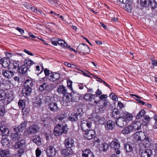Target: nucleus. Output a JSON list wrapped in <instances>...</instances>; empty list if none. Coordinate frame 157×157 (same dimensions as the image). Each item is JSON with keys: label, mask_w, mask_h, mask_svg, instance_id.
<instances>
[{"label": "nucleus", "mask_w": 157, "mask_h": 157, "mask_svg": "<svg viewBox=\"0 0 157 157\" xmlns=\"http://www.w3.org/2000/svg\"><path fill=\"white\" fill-rule=\"evenodd\" d=\"M135 140L140 142L139 147L143 146L145 148L149 147L151 145V140L149 137L146 136L144 132H136L134 135Z\"/></svg>", "instance_id": "nucleus-1"}, {"label": "nucleus", "mask_w": 157, "mask_h": 157, "mask_svg": "<svg viewBox=\"0 0 157 157\" xmlns=\"http://www.w3.org/2000/svg\"><path fill=\"white\" fill-rule=\"evenodd\" d=\"M0 130L2 134V136H7L2 140L1 143L3 146L5 147H9L10 146V136L8 135L9 134V131L6 126L5 125L2 126L0 127Z\"/></svg>", "instance_id": "nucleus-2"}, {"label": "nucleus", "mask_w": 157, "mask_h": 157, "mask_svg": "<svg viewBox=\"0 0 157 157\" xmlns=\"http://www.w3.org/2000/svg\"><path fill=\"white\" fill-rule=\"evenodd\" d=\"M19 64L16 61H13L12 62L11 67L12 68V70L10 71V74L15 73L16 71H18L20 73L25 74L27 72L28 67L25 64H24L22 65L19 68L18 67Z\"/></svg>", "instance_id": "nucleus-3"}, {"label": "nucleus", "mask_w": 157, "mask_h": 157, "mask_svg": "<svg viewBox=\"0 0 157 157\" xmlns=\"http://www.w3.org/2000/svg\"><path fill=\"white\" fill-rule=\"evenodd\" d=\"M67 127L66 124H58L56 125L54 130V135L56 136L61 135L63 133H66Z\"/></svg>", "instance_id": "nucleus-4"}, {"label": "nucleus", "mask_w": 157, "mask_h": 157, "mask_svg": "<svg viewBox=\"0 0 157 157\" xmlns=\"http://www.w3.org/2000/svg\"><path fill=\"white\" fill-rule=\"evenodd\" d=\"M26 144L25 140H21L16 142L14 144V147L19 150V152L21 154L23 153L26 148Z\"/></svg>", "instance_id": "nucleus-5"}, {"label": "nucleus", "mask_w": 157, "mask_h": 157, "mask_svg": "<svg viewBox=\"0 0 157 157\" xmlns=\"http://www.w3.org/2000/svg\"><path fill=\"white\" fill-rule=\"evenodd\" d=\"M48 98L50 99V102H49L48 105V109L53 112H56L59 109L57 103L56 102L53 101V97Z\"/></svg>", "instance_id": "nucleus-6"}, {"label": "nucleus", "mask_w": 157, "mask_h": 157, "mask_svg": "<svg viewBox=\"0 0 157 157\" xmlns=\"http://www.w3.org/2000/svg\"><path fill=\"white\" fill-rule=\"evenodd\" d=\"M110 146L117 154H119L120 153V151L119 150L120 144L118 140H113L110 144Z\"/></svg>", "instance_id": "nucleus-7"}, {"label": "nucleus", "mask_w": 157, "mask_h": 157, "mask_svg": "<svg viewBox=\"0 0 157 157\" xmlns=\"http://www.w3.org/2000/svg\"><path fill=\"white\" fill-rule=\"evenodd\" d=\"M77 49L79 53L82 54L88 53L90 51L88 46L86 45L83 44H79L77 47Z\"/></svg>", "instance_id": "nucleus-8"}, {"label": "nucleus", "mask_w": 157, "mask_h": 157, "mask_svg": "<svg viewBox=\"0 0 157 157\" xmlns=\"http://www.w3.org/2000/svg\"><path fill=\"white\" fill-rule=\"evenodd\" d=\"M140 152L141 157H150L152 154L151 150L149 149H144L141 147H140Z\"/></svg>", "instance_id": "nucleus-9"}, {"label": "nucleus", "mask_w": 157, "mask_h": 157, "mask_svg": "<svg viewBox=\"0 0 157 157\" xmlns=\"http://www.w3.org/2000/svg\"><path fill=\"white\" fill-rule=\"evenodd\" d=\"M92 125V123L90 121L85 120L81 121V127L82 129L83 130H87V128H90Z\"/></svg>", "instance_id": "nucleus-10"}, {"label": "nucleus", "mask_w": 157, "mask_h": 157, "mask_svg": "<svg viewBox=\"0 0 157 157\" xmlns=\"http://www.w3.org/2000/svg\"><path fill=\"white\" fill-rule=\"evenodd\" d=\"M116 124L118 127L122 128L126 125L128 123L121 116L117 119L116 121Z\"/></svg>", "instance_id": "nucleus-11"}, {"label": "nucleus", "mask_w": 157, "mask_h": 157, "mask_svg": "<svg viewBox=\"0 0 157 157\" xmlns=\"http://www.w3.org/2000/svg\"><path fill=\"white\" fill-rule=\"evenodd\" d=\"M9 94H6V93L3 90H0V100H2L5 99L7 104H9L10 103L9 101Z\"/></svg>", "instance_id": "nucleus-12"}, {"label": "nucleus", "mask_w": 157, "mask_h": 157, "mask_svg": "<svg viewBox=\"0 0 157 157\" xmlns=\"http://www.w3.org/2000/svg\"><path fill=\"white\" fill-rule=\"evenodd\" d=\"M85 138L88 140H91L95 136V132L93 130H90L85 132L84 134Z\"/></svg>", "instance_id": "nucleus-13"}, {"label": "nucleus", "mask_w": 157, "mask_h": 157, "mask_svg": "<svg viewBox=\"0 0 157 157\" xmlns=\"http://www.w3.org/2000/svg\"><path fill=\"white\" fill-rule=\"evenodd\" d=\"M40 128L37 125H33L29 127L28 132L31 134H34L38 132Z\"/></svg>", "instance_id": "nucleus-14"}, {"label": "nucleus", "mask_w": 157, "mask_h": 157, "mask_svg": "<svg viewBox=\"0 0 157 157\" xmlns=\"http://www.w3.org/2000/svg\"><path fill=\"white\" fill-rule=\"evenodd\" d=\"M57 151L53 146L49 147L47 149V155L50 157H53L56 155Z\"/></svg>", "instance_id": "nucleus-15"}, {"label": "nucleus", "mask_w": 157, "mask_h": 157, "mask_svg": "<svg viewBox=\"0 0 157 157\" xmlns=\"http://www.w3.org/2000/svg\"><path fill=\"white\" fill-rule=\"evenodd\" d=\"M121 117L126 121L127 123L129 121L132 120L133 117L132 114L126 111L123 112Z\"/></svg>", "instance_id": "nucleus-16"}, {"label": "nucleus", "mask_w": 157, "mask_h": 157, "mask_svg": "<svg viewBox=\"0 0 157 157\" xmlns=\"http://www.w3.org/2000/svg\"><path fill=\"white\" fill-rule=\"evenodd\" d=\"M26 123L25 122H22L21 124L19 125L17 128H14V132H17L20 134L22 132L25 128L26 126Z\"/></svg>", "instance_id": "nucleus-17"}, {"label": "nucleus", "mask_w": 157, "mask_h": 157, "mask_svg": "<svg viewBox=\"0 0 157 157\" xmlns=\"http://www.w3.org/2000/svg\"><path fill=\"white\" fill-rule=\"evenodd\" d=\"M60 78L59 74L55 72H52L50 74L48 77L49 79L52 82L55 81Z\"/></svg>", "instance_id": "nucleus-18"}, {"label": "nucleus", "mask_w": 157, "mask_h": 157, "mask_svg": "<svg viewBox=\"0 0 157 157\" xmlns=\"http://www.w3.org/2000/svg\"><path fill=\"white\" fill-rule=\"evenodd\" d=\"M61 153L62 155L67 156L72 155L73 152L71 148H66L62 150L61 151Z\"/></svg>", "instance_id": "nucleus-19"}, {"label": "nucleus", "mask_w": 157, "mask_h": 157, "mask_svg": "<svg viewBox=\"0 0 157 157\" xmlns=\"http://www.w3.org/2000/svg\"><path fill=\"white\" fill-rule=\"evenodd\" d=\"M134 131L132 126L131 124L124 128L122 130V133L124 134H128Z\"/></svg>", "instance_id": "nucleus-20"}, {"label": "nucleus", "mask_w": 157, "mask_h": 157, "mask_svg": "<svg viewBox=\"0 0 157 157\" xmlns=\"http://www.w3.org/2000/svg\"><path fill=\"white\" fill-rule=\"evenodd\" d=\"M115 126V124L114 121L109 120L106 122L105 127L106 129L111 130L114 128Z\"/></svg>", "instance_id": "nucleus-21"}, {"label": "nucleus", "mask_w": 157, "mask_h": 157, "mask_svg": "<svg viewBox=\"0 0 157 157\" xmlns=\"http://www.w3.org/2000/svg\"><path fill=\"white\" fill-rule=\"evenodd\" d=\"M64 143L66 148H71L74 145V141L71 138L66 139Z\"/></svg>", "instance_id": "nucleus-22"}, {"label": "nucleus", "mask_w": 157, "mask_h": 157, "mask_svg": "<svg viewBox=\"0 0 157 157\" xmlns=\"http://www.w3.org/2000/svg\"><path fill=\"white\" fill-rule=\"evenodd\" d=\"M63 100L66 103H70L72 100L71 96L69 94H65L63 97Z\"/></svg>", "instance_id": "nucleus-23"}, {"label": "nucleus", "mask_w": 157, "mask_h": 157, "mask_svg": "<svg viewBox=\"0 0 157 157\" xmlns=\"http://www.w3.org/2000/svg\"><path fill=\"white\" fill-rule=\"evenodd\" d=\"M142 124L139 121H135L131 125L134 131L139 129L141 127Z\"/></svg>", "instance_id": "nucleus-24"}, {"label": "nucleus", "mask_w": 157, "mask_h": 157, "mask_svg": "<svg viewBox=\"0 0 157 157\" xmlns=\"http://www.w3.org/2000/svg\"><path fill=\"white\" fill-rule=\"evenodd\" d=\"M42 101L41 99L38 97H36L33 101V105L36 107H40Z\"/></svg>", "instance_id": "nucleus-25"}, {"label": "nucleus", "mask_w": 157, "mask_h": 157, "mask_svg": "<svg viewBox=\"0 0 157 157\" xmlns=\"http://www.w3.org/2000/svg\"><path fill=\"white\" fill-rule=\"evenodd\" d=\"M83 157H94L93 152L89 149H86L83 151Z\"/></svg>", "instance_id": "nucleus-26"}, {"label": "nucleus", "mask_w": 157, "mask_h": 157, "mask_svg": "<svg viewBox=\"0 0 157 157\" xmlns=\"http://www.w3.org/2000/svg\"><path fill=\"white\" fill-rule=\"evenodd\" d=\"M32 141L38 146H40L41 145V139L39 136L36 135L33 136Z\"/></svg>", "instance_id": "nucleus-27"}, {"label": "nucleus", "mask_w": 157, "mask_h": 157, "mask_svg": "<svg viewBox=\"0 0 157 157\" xmlns=\"http://www.w3.org/2000/svg\"><path fill=\"white\" fill-rule=\"evenodd\" d=\"M95 98V95L90 94H85L83 97V98L87 101H91Z\"/></svg>", "instance_id": "nucleus-28"}, {"label": "nucleus", "mask_w": 157, "mask_h": 157, "mask_svg": "<svg viewBox=\"0 0 157 157\" xmlns=\"http://www.w3.org/2000/svg\"><path fill=\"white\" fill-rule=\"evenodd\" d=\"M78 115L77 113H73L69 116V120L71 121H77L78 120Z\"/></svg>", "instance_id": "nucleus-29"}, {"label": "nucleus", "mask_w": 157, "mask_h": 157, "mask_svg": "<svg viewBox=\"0 0 157 157\" xmlns=\"http://www.w3.org/2000/svg\"><path fill=\"white\" fill-rule=\"evenodd\" d=\"M33 85V82L31 79H27L25 82L23 86L25 88H31Z\"/></svg>", "instance_id": "nucleus-30"}, {"label": "nucleus", "mask_w": 157, "mask_h": 157, "mask_svg": "<svg viewBox=\"0 0 157 157\" xmlns=\"http://www.w3.org/2000/svg\"><path fill=\"white\" fill-rule=\"evenodd\" d=\"M133 145L131 143L129 142L125 145L124 148L127 152H131L133 150Z\"/></svg>", "instance_id": "nucleus-31"}, {"label": "nucleus", "mask_w": 157, "mask_h": 157, "mask_svg": "<svg viewBox=\"0 0 157 157\" xmlns=\"http://www.w3.org/2000/svg\"><path fill=\"white\" fill-rule=\"evenodd\" d=\"M10 155V151L7 150H2L0 151L1 157H8Z\"/></svg>", "instance_id": "nucleus-32"}, {"label": "nucleus", "mask_w": 157, "mask_h": 157, "mask_svg": "<svg viewBox=\"0 0 157 157\" xmlns=\"http://www.w3.org/2000/svg\"><path fill=\"white\" fill-rule=\"evenodd\" d=\"M57 91L60 94H65L67 93V90L65 87L63 85H60L58 87Z\"/></svg>", "instance_id": "nucleus-33"}, {"label": "nucleus", "mask_w": 157, "mask_h": 157, "mask_svg": "<svg viewBox=\"0 0 157 157\" xmlns=\"http://www.w3.org/2000/svg\"><path fill=\"white\" fill-rule=\"evenodd\" d=\"M48 84L46 82H44L40 85L39 87V90L41 92H43L48 88Z\"/></svg>", "instance_id": "nucleus-34"}, {"label": "nucleus", "mask_w": 157, "mask_h": 157, "mask_svg": "<svg viewBox=\"0 0 157 157\" xmlns=\"http://www.w3.org/2000/svg\"><path fill=\"white\" fill-rule=\"evenodd\" d=\"M31 91V88H25L22 90V93L24 96H28L30 94Z\"/></svg>", "instance_id": "nucleus-35"}, {"label": "nucleus", "mask_w": 157, "mask_h": 157, "mask_svg": "<svg viewBox=\"0 0 157 157\" xmlns=\"http://www.w3.org/2000/svg\"><path fill=\"white\" fill-rule=\"evenodd\" d=\"M11 134V137L13 140H16L19 139L20 138V134L17 132H14Z\"/></svg>", "instance_id": "nucleus-36"}, {"label": "nucleus", "mask_w": 157, "mask_h": 157, "mask_svg": "<svg viewBox=\"0 0 157 157\" xmlns=\"http://www.w3.org/2000/svg\"><path fill=\"white\" fill-rule=\"evenodd\" d=\"M148 5L151 7V8L154 9L157 6V3L155 0H149Z\"/></svg>", "instance_id": "nucleus-37"}, {"label": "nucleus", "mask_w": 157, "mask_h": 157, "mask_svg": "<svg viewBox=\"0 0 157 157\" xmlns=\"http://www.w3.org/2000/svg\"><path fill=\"white\" fill-rule=\"evenodd\" d=\"M3 61L2 63H0L2 65L3 67H7L9 66L10 65V59H9L2 60Z\"/></svg>", "instance_id": "nucleus-38"}, {"label": "nucleus", "mask_w": 157, "mask_h": 157, "mask_svg": "<svg viewBox=\"0 0 157 157\" xmlns=\"http://www.w3.org/2000/svg\"><path fill=\"white\" fill-rule=\"evenodd\" d=\"M2 74L5 78L9 79L10 78V71L6 69L2 71Z\"/></svg>", "instance_id": "nucleus-39"}, {"label": "nucleus", "mask_w": 157, "mask_h": 157, "mask_svg": "<svg viewBox=\"0 0 157 157\" xmlns=\"http://www.w3.org/2000/svg\"><path fill=\"white\" fill-rule=\"evenodd\" d=\"M145 111L144 110L141 109L137 115L136 118L137 119H139L142 117L145 114Z\"/></svg>", "instance_id": "nucleus-40"}, {"label": "nucleus", "mask_w": 157, "mask_h": 157, "mask_svg": "<svg viewBox=\"0 0 157 157\" xmlns=\"http://www.w3.org/2000/svg\"><path fill=\"white\" fill-rule=\"evenodd\" d=\"M34 63V62L32 60L29 59H26L24 62V64L28 66H30Z\"/></svg>", "instance_id": "nucleus-41"}, {"label": "nucleus", "mask_w": 157, "mask_h": 157, "mask_svg": "<svg viewBox=\"0 0 157 157\" xmlns=\"http://www.w3.org/2000/svg\"><path fill=\"white\" fill-rule=\"evenodd\" d=\"M58 44L61 46L62 48H65L67 47V44L63 40L60 39L59 41Z\"/></svg>", "instance_id": "nucleus-42"}, {"label": "nucleus", "mask_w": 157, "mask_h": 157, "mask_svg": "<svg viewBox=\"0 0 157 157\" xmlns=\"http://www.w3.org/2000/svg\"><path fill=\"white\" fill-rule=\"evenodd\" d=\"M150 120V117L148 116H145L144 117L143 124L144 125H146L148 124Z\"/></svg>", "instance_id": "nucleus-43"}, {"label": "nucleus", "mask_w": 157, "mask_h": 157, "mask_svg": "<svg viewBox=\"0 0 157 157\" xmlns=\"http://www.w3.org/2000/svg\"><path fill=\"white\" fill-rule=\"evenodd\" d=\"M103 105H100L99 106L100 108L101 109L105 108L108 105L109 102L106 100H103L102 101Z\"/></svg>", "instance_id": "nucleus-44"}, {"label": "nucleus", "mask_w": 157, "mask_h": 157, "mask_svg": "<svg viewBox=\"0 0 157 157\" xmlns=\"http://www.w3.org/2000/svg\"><path fill=\"white\" fill-rule=\"evenodd\" d=\"M108 144L107 143H104L101 145V149L103 151H105L108 149Z\"/></svg>", "instance_id": "nucleus-45"}, {"label": "nucleus", "mask_w": 157, "mask_h": 157, "mask_svg": "<svg viewBox=\"0 0 157 157\" xmlns=\"http://www.w3.org/2000/svg\"><path fill=\"white\" fill-rule=\"evenodd\" d=\"M31 9L32 11L37 14H40L42 13V11L41 10L38 9L35 7H31Z\"/></svg>", "instance_id": "nucleus-46"}, {"label": "nucleus", "mask_w": 157, "mask_h": 157, "mask_svg": "<svg viewBox=\"0 0 157 157\" xmlns=\"http://www.w3.org/2000/svg\"><path fill=\"white\" fill-rule=\"evenodd\" d=\"M67 83L68 87L69 89L71 91V93H74V91L73 90V89L72 88V82L71 80H68L67 81Z\"/></svg>", "instance_id": "nucleus-47"}, {"label": "nucleus", "mask_w": 157, "mask_h": 157, "mask_svg": "<svg viewBox=\"0 0 157 157\" xmlns=\"http://www.w3.org/2000/svg\"><path fill=\"white\" fill-rule=\"evenodd\" d=\"M66 117V114L65 113H61L59 114L57 117V119L60 120H63Z\"/></svg>", "instance_id": "nucleus-48"}, {"label": "nucleus", "mask_w": 157, "mask_h": 157, "mask_svg": "<svg viewBox=\"0 0 157 157\" xmlns=\"http://www.w3.org/2000/svg\"><path fill=\"white\" fill-rule=\"evenodd\" d=\"M119 114V111L117 109H113L112 112V115L113 117L114 118L116 117V115Z\"/></svg>", "instance_id": "nucleus-49"}, {"label": "nucleus", "mask_w": 157, "mask_h": 157, "mask_svg": "<svg viewBox=\"0 0 157 157\" xmlns=\"http://www.w3.org/2000/svg\"><path fill=\"white\" fill-rule=\"evenodd\" d=\"M18 105L20 108H23L25 105L24 101L22 100H20L18 102Z\"/></svg>", "instance_id": "nucleus-50"}, {"label": "nucleus", "mask_w": 157, "mask_h": 157, "mask_svg": "<svg viewBox=\"0 0 157 157\" xmlns=\"http://www.w3.org/2000/svg\"><path fill=\"white\" fill-rule=\"evenodd\" d=\"M109 96L110 98H111L112 99L113 101H117V97L116 95H115V94L114 93H111L109 94Z\"/></svg>", "instance_id": "nucleus-51"}, {"label": "nucleus", "mask_w": 157, "mask_h": 157, "mask_svg": "<svg viewBox=\"0 0 157 157\" xmlns=\"http://www.w3.org/2000/svg\"><path fill=\"white\" fill-rule=\"evenodd\" d=\"M5 113V108L2 106H0V115L2 116H3Z\"/></svg>", "instance_id": "nucleus-52"}, {"label": "nucleus", "mask_w": 157, "mask_h": 157, "mask_svg": "<svg viewBox=\"0 0 157 157\" xmlns=\"http://www.w3.org/2000/svg\"><path fill=\"white\" fill-rule=\"evenodd\" d=\"M80 71L82 72V74L84 76H87L88 77H90V75H91V73H90L87 71H86V72H84V71L80 70Z\"/></svg>", "instance_id": "nucleus-53"}, {"label": "nucleus", "mask_w": 157, "mask_h": 157, "mask_svg": "<svg viewBox=\"0 0 157 157\" xmlns=\"http://www.w3.org/2000/svg\"><path fill=\"white\" fill-rule=\"evenodd\" d=\"M22 111L24 115H27L29 113V110L25 108H22Z\"/></svg>", "instance_id": "nucleus-54"}, {"label": "nucleus", "mask_w": 157, "mask_h": 157, "mask_svg": "<svg viewBox=\"0 0 157 157\" xmlns=\"http://www.w3.org/2000/svg\"><path fill=\"white\" fill-rule=\"evenodd\" d=\"M44 72L45 75L47 76H48V77H49L50 74L52 72L46 68L44 69Z\"/></svg>", "instance_id": "nucleus-55"}, {"label": "nucleus", "mask_w": 157, "mask_h": 157, "mask_svg": "<svg viewBox=\"0 0 157 157\" xmlns=\"http://www.w3.org/2000/svg\"><path fill=\"white\" fill-rule=\"evenodd\" d=\"M41 153V151L39 148H37L36 151V155L37 157H39Z\"/></svg>", "instance_id": "nucleus-56"}, {"label": "nucleus", "mask_w": 157, "mask_h": 157, "mask_svg": "<svg viewBox=\"0 0 157 157\" xmlns=\"http://www.w3.org/2000/svg\"><path fill=\"white\" fill-rule=\"evenodd\" d=\"M149 0H140V3L141 5L143 6H145Z\"/></svg>", "instance_id": "nucleus-57"}, {"label": "nucleus", "mask_w": 157, "mask_h": 157, "mask_svg": "<svg viewBox=\"0 0 157 157\" xmlns=\"http://www.w3.org/2000/svg\"><path fill=\"white\" fill-rule=\"evenodd\" d=\"M16 29L21 34H23L24 33V31L23 29L19 27H17Z\"/></svg>", "instance_id": "nucleus-58"}, {"label": "nucleus", "mask_w": 157, "mask_h": 157, "mask_svg": "<svg viewBox=\"0 0 157 157\" xmlns=\"http://www.w3.org/2000/svg\"><path fill=\"white\" fill-rule=\"evenodd\" d=\"M95 94L97 96H98L102 94L101 91L99 89H98L97 90Z\"/></svg>", "instance_id": "nucleus-59"}, {"label": "nucleus", "mask_w": 157, "mask_h": 157, "mask_svg": "<svg viewBox=\"0 0 157 157\" xmlns=\"http://www.w3.org/2000/svg\"><path fill=\"white\" fill-rule=\"evenodd\" d=\"M108 97L107 95L106 94L101 95L99 97V98L101 99H105Z\"/></svg>", "instance_id": "nucleus-60"}, {"label": "nucleus", "mask_w": 157, "mask_h": 157, "mask_svg": "<svg viewBox=\"0 0 157 157\" xmlns=\"http://www.w3.org/2000/svg\"><path fill=\"white\" fill-rule=\"evenodd\" d=\"M94 78L97 79V81L100 82H102L103 81L100 78H99L96 76L94 75Z\"/></svg>", "instance_id": "nucleus-61"}, {"label": "nucleus", "mask_w": 157, "mask_h": 157, "mask_svg": "<svg viewBox=\"0 0 157 157\" xmlns=\"http://www.w3.org/2000/svg\"><path fill=\"white\" fill-rule=\"evenodd\" d=\"M64 64L65 66L68 67H72V66H74V65L71 64L70 63H68L67 62H64Z\"/></svg>", "instance_id": "nucleus-62"}, {"label": "nucleus", "mask_w": 157, "mask_h": 157, "mask_svg": "<svg viewBox=\"0 0 157 157\" xmlns=\"http://www.w3.org/2000/svg\"><path fill=\"white\" fill-rule=\"evenodd\" d=\"M24 51L25 53H27L29 55L31 56H33V55L32 53L26 49L24 50Z\"/></svg>", "instance_id": "nucleus-63"}, {"label": "nucleus", "mask_w": 157, "mask_h": 157, "mask_svg": "<svg viewBox=\"0 0 157 157\" xmlns=\"http://www.w3.org/2000/svg\"><path fill=\"white\" fill-rule=\"evenodd\" d=\"M118 105L120 109H121L124 107V105L120 101L118 102Z\"/></svg>", "instance_id": "nucleus-64"}]
</instances>
